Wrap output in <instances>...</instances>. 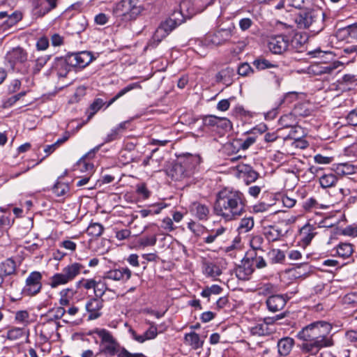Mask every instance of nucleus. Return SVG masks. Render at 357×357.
I'll use <instances>...</instances> for the list:
<instances>
[{
	"mask_svg": "<svg viewBox=\"0 0 357 357\" xmlns=\"http://www.w3.org/2000/svg\"><path fill=\"white\" fill-rule=\"evenodd\" d=\"M332 326L328 322L318 321L303 327L296 334V337L303 342L300 349L303 354L315 356L324 347L334 344L330 333Z\"/></svg>",
	"mask_w": 357,
	"mask_h": 357,
	"instance_id": "f257e3e1",
	"label": "nucleus"
},
{
	"mask_svg": "<svg viewBox=\"0 0 357 357\" xmlns=\"http://www.w3.org/2000/svg\"><path fill=\"white\" fill-rule=\"evenodd\" d=\"M246 199L239 190L225 188L216 195L213 211L226 221L237 219L245 212Z\"/></svg>",
	"mask_w": 357,
	"mask_h": 357,
	"instance_id": "f03ea898",
	"label": "nucleus"
},
{
	"mask_svg": "<svg viewBox=\"0 0 357 357\" xmlns=\"http://www.w3.org/2000/svg\"><path fill=\"white\" fill-rule=\"evenodd\" d=\"M100 339L98 354L101 357H146L142 354H132L121 347L112 334L105 328H96L91 332Z\"/></svg>",
	"mask_w": 357,
	"mask_h": 357,
	"instance_id": "7ed1b4c3",
	"label": "nucleus"
},
{
	"mask_svg": "<svg viewBox=\"0 0 357 357\" xmlns=\"http://www.w3.org/2000/svg\"><path fill=\"white\" fill-rule=\"evenodd\" d=\"M324 12L318 7L301 12L295 18V23L299 29H308L314 33H318L324 26Z\"/></svg>",
	"mask_w": 357,
	"mask_h": 357,
	"instance_id": "20e7f679",
	"label": "nucleus"
},
{
	"mask_svg": "<svg viewBox=\"0 0 357 357\" xmlns=\"http://www.w3.org/2000/svg\"><path fill=\"white\" fill-rule=\"evenodd\" d=\"M200 162L199 157L189 155L174 164L167 172V175L175 181H182L190 177Z\"/></svg>",
	"mask_w": 357,
	"mask_h": 357,
	"instance_id": "39448f33",
	"label": "nucleus"
},
{
	"mask_svg": "<svg viewBox=\"0 0 357 357\" xmlns=\"http://www.w3.org/2000/svg\"><path fill=\"white\" fill-rule=\"evenodd\" d=\"M84 268L82 264L77 262L66 266L63 268L61 273H56L50 278L51 287L56 288L73 280Z\"/></svg>",
	"mask_w": 357,
	"mask_h": 357,
	"instance_id": "423d86ee",
	"label": "nucleus"
},
{
	"mask_svg": "<svg viewBox=\"0 0 357 357\" xmlns=\"http://www.w3.org/2000/svg\"><path fill=\"white\" fill-rule=\"evenodd\" d=\"M27 57V52L23 48L17 47L7 52L6 60L13 70L20 71L22 74H27L29 73L26 66Z\"/></svg>",
	"mask_w": 357,
	"mask_h": 357,
	"instance_id": "0eeeda50",
	"label": "nucleus"
},
{
	"mask_svg": "<svg viewBox=\"0 0 357 357\" xmlns=\"http://www.w3.org/2000/svg\"><path fill=\"white\" fill-rule=\"evenodd\" d=\"M340 40H345L351 45L343 47V52L348 54H357V24H354L340 29L335 33Z\"/></svg>",
	"mask_w": 357,
	"mask_h": 357,
	"instance_id": "6e6552de",
	"label": "nucleus"
},
{
	"mask_svg": "<svg viewBox=\"0 0 357 357\" xmlns=\"http://www.w3.org/2000/svg\"><path fill=\"white\" fill-rule=\"evenodd\" d=\"M183 23V17L178 13V17L175 15L172 12L171 16L165 21L161 22L160 26L155 30L153 40L157 43H160L164 38H165L173 29L178 25Z\"/></svg>",
	"mask_w": 357,
	"mask_h": 357,
	"instance_id": "1a4fd4ad",
	"label": "nucleus"
},
{
	"mask_svg": "<svg viewBox=\"0 0 357 357\" xmlns=\"http://www.w3.org/2000/svg\"><path fill=\"white\" fill-rule=\"evenodd\" d=\"M252 63L256 67V68L259 70L269 68L273 69V70L269 71L268 75L270 79L273 80L274 85L277 88L280 87L282 80V70L278 64L271 63L265 59H255Z\"/></svg>",
	"mask_w": 357,
	"mask_h": 357,
	"instance_id": "9d476101",
	"label": "nucleus"
},
{
	"mask_svg": "<svg viewBox=\"0 0 357 357\" xmlns=\"http://www.w3.org/2000/svg\"><path fill=\"white\" fill-rule=\"evenodd\" d=\"M42 275L40 272H31L26 280L23 292L27 296H34L38 294L42 288Z\"/></svg>",
	"mask_w": 357,
	"mask_h": 357,
	"instance_id": "9b49d317",
	"label": "nucleus"
},
{
	"mask_svg": "<svg viewBox=\"0 0 357 357\" xmlns=\"http://www.w3.org/2000/svg\"><path fill=\"white\" fill-rule=\"evenodd\" d=\"M167 3L174 5L173 13L178 17V13L183 17V22L185 18L191 17L195 10L192 2L190 0H167Z\"/></svg>",
	"mask_w": 357,
	"mask_h": 357,
	"instance_id": "f8f14e48",
	"label": "nucleus"
},
{
	"mask_svg": "<svg viewBox=\"0 0 357 357\" xmlns=\"http://www.w3.org/2000/svg\"><path fill=\"white\" fill-rule=\"evenodd\" d=\"M289 45V40L287 36H273L268 39V49L271 52L275 54H281L287 51Z\"/></svg>",
	"mask_w": 357,
	"mask_h": 357,
	"instance_id": "ddd939ff",
	"label": "nucleus"
},
{
	"mask_svg": "<svg viewBox=\"0 0 357 357\" xmlns=\"http://www.w3.org/2000/svg\"><path fill=\"white\" fill-rule=\"evenodd\" d=\"M231 37L229 29H220L213 33L207 34L204 39L206 45H221L227 42Z\"/></svg>",
	"mask_w": 357,
	"mask_h": 357,
	"instance_id": "4468645a",
	"label": "nucleus"
},
{
	"mask_svg": "<svg viewBox=\"0 0 357 357\" xmlns=\"http://www.w3.org/2000/svg\"><path fill=\"white\" fill-rule=\"evenodd\" d=\"M59 326V324L54 319H47L40 325V336L45 340L58 337L59 334L57 331Z\"/></svg>",
	"mask_w": 357,
	"mask_h": 357,
	"instance_id": "2eb2a0df",
	"label": "nucleus"
},
{
	"mask_svg": "<svg viewBox=\"0 0 357 357\" xmlns=\"http://www.w3.org/2000/svg\"><path fill=\"white\" fill-rule=\"evenodd\" d=\"M131 271L128 267L109 270L105 273L103 280L126 282L131 277Z\"/></svg>",
	"mask_w": 357,
	"mask_h": 357,
	"instance_id": "dca6fc26",
	"label": "nucleus"
},
{
	"mask_svg": "<svg viewBox=\"0 0 357 357\" xmlns=\"http://www.w3.org/2000/svg\"><path fill=\"white\" fill-rule=\"evenodd\" d=\"M68 56L70 57V63L73 65V67L81 68L86 67L93 60L91 53L86 51L69 54Z\"/></svg>",
	"mask_w": 357,
	"mask_h": 357,
	"instance_id": "f3484780",
	"label": "nucleus"
},
{
	"mask_svg": "<svg viewBox=\"0 0 357 357\" xmlns=\"http://www.w3.org/2000/svg\"><path fill=\"white\" fill-rule=\"evenodd\" d=\"M288 299L286 295H271L267 298L266 304L270 312H276L284 308Z\"/></svg>",
	"mask_w": 357,
	"mask_h": 357,
	"instance_id": "a211bd4d",
	"label": "nucleus"
},
{
	"mask_svg": "<svg viewBox=\"0 0 357 357\" xmlns=\"http://www.w3.org/2000/svg\"><path fill=\"white\" fill-rule=\"evenodd\" d=\"M54 67L57 71L59 77H66L73 65L70 63L68 54L65 56L56 57L54 61Z\"/></svg>",
	"mask_w": 357,
	"mask_h": 357,
	"instance_id": "6ab92c4d",
	"label": "nucleus"
},
{
	"mask_svg": "<svg viewBox=\"0 0 357 357\" xmlns=\"http://www.w3.org/2000/svg\"><path fill=\"white\" fill-rule=\"evenodd\" d=\"M85 307L89 313V320L98 319L101 316L102 301L98 298H92L86 302Z\"/></svg>",
	"mask_w": 357,
	"mask_h": 357,
	"instance_id": "aec40b11",
	"label": "nucleus"
},
{
	"mask_svg": "<svg viewBox=\"0 0 357 357\" xmlns=\"http://www.w3.org/2000/svg\"><path fill=\"white\" fill-rule=\"evenodd\" d=\"M287 231L284 230L280 225H270L264 227V234L268 241H276L285 235Z\"/></svg>",
	"mask_w": 357,
	"mask_h": 357,
	"instance_id": "412c9836",
	"label": "nucleus"
},
{
	"mask_svg": "<svg viewBox=\"0 0 357 357\" xmlns=\"http://www.w3.org/2000/svg\"><path fill=\"white\" fill-rule=\"evenodd\" d=\"M253 271V263L251 262L250 259L243 260L241 264L235 269L236 277L241 280H249Z\"/></svg>",
	"mask_w": 357,
	"mask_h": 357,
	"instance_id": "4be33fe9",
	"label": "nucleus"
},
{
	"mask_svg": "<svg viewBox=\"0 0 357 357\" xmlns=\"http://www.w3.org/2000/svg\"><path fill=\"white\" fill-rule=\"evenodd\" d=\"M256 142L254 137H248L245 140L236 139L227 144V149H234L233 151L238 152L239 150H247L251 145Z\"/></svg>",
	"mask_w": 357,
	"mask_h": 357,
	"instance_id": "5701e85b",
	"label": "nucleus"
},
{
	"mask_svg": "<svg viewBox=\"0 0 357 357\" xmlns=\"http://www.w3.org/2000/svg\"><path fill=\"white\" fill-rule=\"evenodd\" d=\"M129 332L132 337L139 343H143L146 340H153L158 335L157 328L153 325H151L143 335H137L133 329H130Z\"/></svg>",
	"mask_w": 357,
	"mask_h": 357,
	"instance_id": "b1692460",
	"label": "nucleus"
},
{
	"mask_svg": "<svg viewBox=\"0 0 357 357\" xmlns=\"http://www.w3.org/2000/svg\"><path fill=\"white\" fill-rule=\"evenodd\" d=\"M295 341L293 338L289 337H285L281 338L278 342V354L281 356H287L291 351L293 347L294 346Z\"/></svg>",
	"mask_w": 357,
	"mask_h": 357,
	"instance_id": "393cba45",
	"label": "nucleus"
},
{
	"mask_svg": "<svg viewBox=\"0 0 357 357\" xmlns=\"http://www.w3.org/2000/svg\"><path fill=\"white\" fill-rule=\"evenodd\" d=\"M227 230V227L219 226L218 227L209 231L208 232V235L203 238V241L206 244H211L218 240H220Z\"/></svg>",
	"mask_w": 357,
	"mask_h": 357,
	"instance_id": "a878e982",
	"label": "nucleus"
},
{
	"mask_svg": "<svg viewBox=\"0 0 357 357\" xmlns=\"http://www.w3.org/2000/svg\"><path fill=\"white\" fill-rule=\"evenodd\" d=\"M335 253L333 256H338L342 259L349 258L354 252L353 245L349 243H340L335 248Z\"/></svg>",
	"mask_w": 357,
	"mask_h": 357,
	"instance_id": "bb28decb",
	"label": "nucleus"
},
{
	"mask_svg": "<svg viewBox=\"0 0 357 357\" xmlns=\"http://www.w3.org/2000/svg\"><path fill=\"white\" fill-rule=\"evenodd\" d=\"M185 343L190 346L193 349L202 348L204 340H201L199 335L195 332H191L185 335Z\"/></svg>",
	"mask_w": 357,
	"mask_h": 357,
	"instance_id": "cd10ccee",
	"label": "nucleus"
},
{
	"mask_svg": "<svg viewBox=\"0 0 357 357\" xmlns=\"http://www.w3.org/2000/svg\"><path fill=\"white\" fill-rule=\"evenodd\" d=\"M100 146H97L95 149L91 150L86 154H85L82 158H81L77 163V165L79 167L80 170L82 172H91L93 169V165L89 162L86 161V158L88 157H93L99 149Z\"/></svg>",
	"mask_w": 357,
	"mask_h": 357,
	"instance_id": "c85d7f7f",
	"label": "nucleus"
},
{
	"mask_svg": "<svg viewBox=\"0 0 357 357\" xmlns=\"http://www.w3.org/2000/svg\"><path fill=\"white\" fill-rule=\"evenodd\" d=\"M203 123L207 126H219L222 123L225 128L231 126V122L227 118H220L214 115L206 116L203 119Z\"/></svg>",
	"mask_w": 357,
	"mask_h": 357,
	"instance_id": "c756f323",
	"label": "nucleus"
},
{
	"mask_svg": "<svg viewBox=\"0 0 357 357\" xmlns=\"http://www.w3.org/2000/svg\"><path fill=\"white\" fill-rule=\"evenodd\" d=\"M192 211L195 213L196 217L200 220H206L208 218L210 210L205 204L199 202L193 203Z\"/></svg>",
	"mask_w": 357,
	"mask_h": 357,
	"instance_id": "7c9ffc66",
	"label": "nucleus"
},
{
	"mask_svg": "<svg viewBox=\"0 0 357 357\" xmlns=\"http://www.w3.org/2000/svg\"><path fill=\"white\" fill-rule=\"evenodd\" d=\"M314 229L312 226L307 225L303 227L300 230V239L303 243L307 245L310 243L314 236Z\"/></svg>",
	"mask_w": 357,
	"mask_h": 357,
	"instance_id": "2f4dec72",
	"label": "nucleus"
},
{
	"mask_svg": "<svg viewBox=\"0 0 357 357\" xmlns=\"http://www.w3.org/2000/svg\"><path fill=\"white\" fill-rule=\"evenodd\" d=\"M16 264L12 259H7L0 264V273L5 277L15 273Z\"/></svg>",
	"mask_w": 357,
	"mask_h": 357,
	"instance_id": "473e14b6",
	"label": "nucleus"
},
{
	"mask_svg": "<svg viewBox=\"0 0 357 357\" xmlns=\"http://www.w3.org/2000/svg\"><path fill=\"white\" fill-rule=\"evenodd\" d=\"M314 0H287V6L298 10H307L314 6Z\"/></svg>",
	"mask_w": 357,
	"mask_h": 357,
	"instance_id": "72a5a7b5",
	"label": "nucleus"
},
{
	"mask_svg": "<svg viewBox=\"0 0 357 357\" xmlns=\"http://www.w3.org/2000/svg\"><path fill=\"white\" fill-rule=\"evenodd\" d=\"M203 272L206 275L212 278L219 276L222 273L220 267L213 262H204Z\"/></svg>",
	"mask_w": 357,
	"mask_h": 357,
	"instance_id": "f704fd0d",
	"label": "nucleus"
},
{
	"mask_svg": "<svg viewBox=\"0 0 357 357\" xmlns=\"http://www.w3.org/2000/svg\"><path fill=\"white\" fill-rule=\"evenodd\" d=\"M165 207L166 204L164 203H157L155 204L150 205L149 208L141 210L139 213L142 218H146L149 215L159 214Z\"/></svg>",
	"mask_w": 357,
	"mask_h": 357,
	"instance_id": "c9c22d12",
	"label": "nucleus"
},
{
	"mask_svg": "<svg viewBox=\"0 0 357 357\" xmlns=\"http://www.w3.org/2000/svg\"><path fill=\"white\" fill-rule=\"evenodd\" d=\"M337 177L333 173L324 174L319 178V183L323 188L333 187L337 182Z\"/></svg>",
	"mask_w": 357,
	"mask_h": 357,
	"instance_id": "e433bc0d",
	"label": "nucleus"
},
{
	"mask_svg": "<svg viewBox=\"0 0 357 357\" xmlns=\"http://www.w3.org/2000/svg\"><path fill=\"white\" fill-rule=\"evenodd\" d=\"M258 294L261 296H271L278 292V289L277 285L270 282L261 284L257 289Z\"/></svg>",
	"mask_w": 357,
	"mask_h": 357,
	"instance_id": "4c0bfd02",
	"label": "nucleus"
},
{
	"mask_svg": "<svg viewBox=\"0 0 357 357\" xmlns=\"http://www.w3.org/2000/svg\"><path fill=\"white\" fill-rule=\"evenodd\" d=\"M254 220L252 217L244 218L239 222L237 230L239 234H245L254 227Z\"/></svg>",
	"mask_w": 357,
	"mask_h": 357,
	"instance_id": "58836bf2",
	"label": "nucleus"
},
{
	"mask_svg": "<svg viewBox=\"0 0 357 357\" xmlns=\"http://www.w3.org/2000/svg\"><path fill=\"white\" fill-rule=\"evenodd\" d=\"M105 105L102 98H96L93 102L90 105L86 114L87 121H89Z\"/></svg>",
	"mask_w": 357,
	"mask_h": 357,
	"instance_id": "ea45409f",
	"label": "nucleus"
},
{
	"mask_svg": "<svg viewBox=\"0 0 357 357\" xmlns=\"http://www.w3.org/2000/svg\"><path fill=\"white\" fill-rule=\"evenodd\" d=\"M104 227L98 222H91L86 229V233L92 237H98L102 235Z\"/></svg>",
	"mask_w": 357,
	"mask_h": 357,
	"instance_id": "a19ab883",
	"label": "nucleus"
},
{
	"mask_svg": "<svg viewBox=\"0 0 357 357\" xmlns=\"http://www.w3.org/2000/svg\"><path fill=\"white\" fill-rule=\"evenodd\" d=\"M335 172L340 175H349L355 173V167L349 163H340L336 167Z\"/></svg>",
	"mask_w": 357,
	"mask_h": 357,
	"instance_id": "79ce46f5",
	"label": "nucleus"
},
{
	"mask_svg": "<svg viewBox=\"0 0 357 357\" xmlns=\"http://www.w3.org/2000/svg\"><path fill=\"white\" fill-rule=\"evenodd\" d=\"M268 256L272 263L282 264L285 260V255L284 252L280 249H272L268 252Z\"/></svg>",
	"mask_w": 357,
	"mask_h": 357,
	"instance_id": "37998d69",
	"label": "nucleus"
},
{
	"mask_svg": "<svg viewBox=\"0 0 357 357\" xmlns=\"http://www.w3.org/2000/svg\"><path fill=\"white\" fill-rule=\"evenodd\" d=\"M22 19L21 13H13L11 15H8L6 17V20L3 22V29L12 27L16 24Z\"/></svg>",
	"mask_w": 357,
	"mask_h": 357,
	"instance_id": "c03bdc74",
	"label": "nucleus"
},
{
	"mask_svg": "<svg viewBox=\"0 0 357 357\" xmlns=\"http://www.w3.org/2000/svg\"><path fill=\"white\" fill-rule=\"evenodd\" d=\"M132 10L131 6L123 4V0H121L116 4L114 12L118 17H126Z\"/></svg>",
	"mask_w": 357,
	"mask_h": 357,
	"instance_id": "a18cd8bd",
	"label": "nucleus"
},
{
	"mask_svg": "<svg viewBox=\"0 0 357 357\" xmlns=\"http://www.w3.org/2000/svg\"><path fill=\"white\" fill-rule=\"evenodd\" d=\"M69 186L66 183L57 182L52 188L53 193L57 197L65 196L69 192Z\"/></svg>",
	"mask_w": 357,
	"mask_h": 357,
	"instance_id": "49530a36",
	"label": "nucleus"
},
{
	"mask_svg": "<svg viewBox=\"0 0 357 357\" xmlns=\"http://www.w3.org/2000/svg\"><path fill=\"white\" fill-rule=\"evenodd\" d=\"M24 336V330L22 328L13 327L7 332L6 338L11 341L20 339Z\"/></svg>",
	"mask_w": 357,
	"mask_h": 357,
	"instance_id": "de8ad7c7",
	"label": "nucleus"
},
{
	"mask_svg": "<svg viewBox=\"0 0 357 357\" xmlns=\"http://www.w3.org/2000/svg\"><path fill=\"white\" fill-rule=\"evenodd\" d=\"M138 86V84L137 83H133L128 85L123 89H121L120 91L117 93V94L112 98L107 104V107H109L112 104H113L116 100H118L119 98L124 96L126 93L129 92L130 91L135 89Z\"/></svg>",
	"mask_w": 357,
	"mask_h": 357,
	"instance_id": "09e8293b",
	"label": "nucleus"
},
{
	"mask_svg": "<svg viewBox=\"0 0 357 357\" xmlns=\"http://www.w3.org/2000/svg\"><path fill=\"white\" fill-rule=\"evenodd\" d=\"M343 66L340 61H336L331 63H328L321 67L319 73L321 74H331L335 70Z\"/></svg>",
	"mask_w": 357,
	"mask_h": 357,
	"instance_id": "8fccbe9b",
	"label": "nucleus"
},
{
	"mask_svg": "<svg viewBox=\"0 0 357 357\" xmlns=\"http://www.w3.org/2000/svg\"><path fill=\"white\" fill-rule=\"evenodd\" d=\"M49 59L50 56L47 55L38 58L35 61V65L32 68L31 73L33 75L38 74L40 71V70L44 67V66L47 63Z\"/></svg>",
	"mask_w": 357,
	"mask_h": 357,
	"instance_id": "3c124183",
	"label": "nucleus"
},
{
	"mask_svg": "<svg viewBox=\"0 0 357 357\" xmlns=\"http://www.w3.org/2000/svg\"><path fill=\"white\" fill-rule=\"evenodd\" d=\"M103 280H96V284L94 287V294L97 298H101L105 292L108 289L106 283Z\"/></svg>",
	"mask_w": 357,
	"mask_h": 357,
	"instance_id": "603ef678",
	"label": "nucleus"
},
{
	"mask_svg": "<svg viewBox=\"0 0 357 357\" xmlns=\"http://www.w3.org/2000/svg\"><path fill=\"white\" fill-rule=\"evenodd\" d=\"M222 290V288L219 285L213 284L211 287H207L206 289H204L202 291L201 295L203 297L208 298L211 294L217 295V294H220Z\"/></svg>",
	"mask_w": 357,
	"mask_h": 357,
	"instance_id": "864d4df0",
	"label": "nucleus"
},
{
	"mask_svg": "<svg viewBox=\"0 0 357 357\" xmlns=\"http://www.w3.org/2000/svg\"><path fill=\"white\" fill-rule=\"evenodd\" d=\"M252 73L253 70L248 63H243L238 68V73L241 76H248L249 74Z\"/></svg>",
	"mask_w": 357,
	"mask_h": 357,
	"instance_id": "5fc2aeb1",
	"label": "nucleus"
},
{
	"mask_svg": "<svg viewBox=\"0 0 357 357\" xmlns=\"http://www.w3.org/2000/svg\"><path fill=\"white\" fill-rule=\"evenodd\" d=\"M156 241L157 238L155 236H146L140 239V245L144 247L153 246L156 243Z\"/></svg>",
	"mask_w": 357,
	"mask_h": 357,
	"instance_id": "6e6d98bb",
	"label": "nucleus"
},
{
	"mask_svg": "<svg viewBox=\"0 0 357 357\" xmlns=\"http://www.w3.org/2000/svg\"><path fill=\"white\" fill-rule=\"evenodd\" d=\"M136 191L137 194L140 195L144 199H147L150 196V191L147 189L145 183H141L137 185Z\"/></svg>",
	"mask_w": 357,
	"mask_h": 357,
	"instance_id": "4d7b16f0",
	"label": "nucleus"
},
{
	"mask_svg": "<svg viewBox=\"0 0 357 357\" xmlns=\"http://www.w3.org/2000/svg\"><path fill=\"white\" fill-rule=\"evenodd\" d=\"M161 227L167 231H172L175 229L172 220L169 217L162 220Z\"/></svg>",
	"mask_w": 357,
	"mask_h": 357,
	"instance_id": "13d9d810",
	"label": "nucleus"
},
{
	"mask_svg": "<svg viewBox=\"0 0 357 357\" xmlns=\"http://www.w3.org/2000/svg\"><path fill=\"white\" fill-rule=\"evenodd\" d=\"M29 313L26 310H20L17 311L15 314V319L17 321L20 323L27 322V319L29 318Z\"/></svg>",
	"mask_w": 357,
	"mask_h": 357,
	"instance_id": "bf43d9fd",
	"label": "nucleus"
},
{
	"mask_svg": "<svg viewBox=\"0 0 357 357\" xmlns=\"http://www.w3.org/2000/svg\"><path fill=\"white\" fill-rule=\"evenodd\" d=\"M253 22L250 18L245 17L242 18L239 21V27L243 31H245L249 29L252 25Z\"/></svg>",
	"mask_w": 357,
	"mask_h": 357,
	"instance_id": "052dcab7",
	"label": "nucleus"
},
{
	"mask_svg": "<svg viewBox=\"0 0 357 357\" xmlns=\"http://www.w3.org/2000/svg\"><path fill=\"white\" fill-rule=\"evenodd\" d=\"M264 240L260 236H254L250 241V245L254 250H261Z\"/></svg>",
	"mask_w": 357,
	"mask_h": 357,
	"instance_id": "680f3d73",
	"label": "nucleus"
},
{
	"mask_svg": "<svg viewBox=\"0 0 357 357\" xmlns=\"http://www.w3.org/2000/svg\"><path fill=\"white\" fill-rule=\"evenodd\" d=\"M131 231L129 229H125L117 231L115 237L119 240L123 241L128 238L130 236Z\"/></svg>",
	"mask_w": 357,
	"mask_h": 357,
	"instance_id": "e2e57ef3",
	"label": "nucleus"
},
{
	"mask_svg": "<svg viewBox=\"0 0 357 357\" xmlns=\"http://www.w3.org/2000/svg\"><path fill=\"white\" fill-rule=\"evenodd\" d=\"M347 120L350 125L357 126V109L351 110L348 114Z\"/></svg>",
	"mask_w": 357,
	"mask_h": 357,
	"instance_id": "0e129e2a",
	"label": "nucleus"
},
{
	"mask_svg": "<svg viewBox=\"0 0 357 357\" xmlns=\"http://www.w3.org/2000/svg\"><path fill=\"white\" fill-rule=\"evenodd\" d=\"M244 177L246 183L248 184L255 181L259 177V174L252 169Z\"/></svg>",
	"mask_w": 357,
	"mask_h": 357,
	"instance_id": "69168bd1",
	"label": "nucleus"
},
{
	"mask_svg": "<svg viewBox=\"0 0 357 357\" xmlns=\"http://www.w3.org/2000/svg\"><path fill=\"white\" fill-rule=\"evenodd\" d=\"M79 284L86 289H94L96 284L95 279L82 280L79 281Z\"/></svg>",
	"mask_w": 357,
	"mask_h": 357,
	"instance_id": "338daca9",
	"label": "nucleus"
},
{
	"mask_svg": "<svg viewBox=\"0 0 357 357\" xmlns=\"http://www.w3.org/2000/svg\"><path fill=\"white\" fill-rule=\"evenodd\" d=\"M314 160L318 164H329L332 161V158L317 154L314 157Z\"/></svg>",
	"mask_w": 357,
	"mask_h": 357,
	"instance_id": "774afa93",
	"label": "nucleus"
}]
</instances>
